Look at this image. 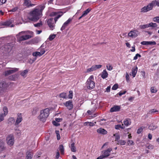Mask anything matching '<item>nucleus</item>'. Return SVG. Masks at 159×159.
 Returning a JSON list of instances; mask_svg holds the SVG:
<instances>
[{
  "label": "nucleus",
  "instance_id": "46",
  "mask_svg": "<svg viewBox=\"0 0 159 159\" xmlns=\"http://www.w3.org/2000/svg\"><path fill=\"white\" fill-rule=\"evenodd\" d=\"M153 21L159 23V16H157L153 19Z\"/></svg>",
  "mask_w": 159,
  "mask_h": 159
},
{
  "label": "nucleus",
  "instance_id": "1",
  "mask_svg": "<svg viewBox=\"0 0 159 159\" xmlns=\"http://www.w3.org/2000/svg\"><path fill=\"white\" fill-rule=\"evenodd\" d=\"M44 7H42L40 9L35 8L29 13V19L32 21H37L39 19L40 16L42 15V11Z\"/></svg>",
  "mask_w": 159,
  "mask_h": 159
},
{
  "label": "nucleus",
  "instance_id": "9",
  "mask_svg": "<svg viewBox=\"0 0 159 159\" xmlns=\"http://www.w3.org/2000/svg\"><path fill=\"white\" fill-rule=\"evenodd\" d=\"M139 31L137 30H133L131 31L128 34L129 36L133 38H135L139 34Z\"/></svg>",
  "mask_w": 159,
  "mask_h": 159
},
{
  "label": "nucleus",
  "instance_id": "12",
  "mask_svg": "<svg viewBox=\"0 0 159 159\" xmlns=\"http://www.w3.org/2000/svg\"><path fill=\"white\" fill-rule=\"evenodd\" d=\"M23 5L26 7H30L34 6L35 4H32L31 1L30 0H25L23 3Z\"/></svg>",
  "mask_w": 159,
  "mask_h": 159
},
{
  "label": "nucleus",
  "instance_id": "38",
  "mask_svg": "<svg viewBox=\"0 0 159 159\" xmlns=\"http://www.w3.org/2000/svg\"><path fill=\"white\" fill-rule=\"evenodd\" d=\"M3 113H2L3 114L5 115V116L8 113V109L6 107H4L3 108Z\"/></svg>",
  "mask_w": 159,
  "mask_h": 159
},
{
  "label": "nucleus",
  "instance_id": "28",
  "mask_svg": "<svg viewBox=\"0 0 159 159\" xmlns=\"http://www.w3.org/2000/svg\"><path fill=\"white\" fill-rule=\"evenodd\" d=\"M153 7L156 6L159 7V0L153 1L151 2Z\"/></svg>",
  "mask_w": 159,
  "mask_h": 159
},
{
  "label": "nucleus",
  "instance_id": "33",
  "mask_svg": "<svg viewBox=\"0 0 159 159\" xmlns=\"http://www.w3.org/2000/svg\"><path fill=\"white\" fill-rule=\"evenodd\" d=\"M125 127L123 126V124H122V125H118L115 126V128L116 129H119L120 128L124 129Z\"/></svg>",
  "mask_w": 159,
  "mask_h": 159
},
{
  "label": "nucleus",
  "instance_id": "42",
  "mask_svg": "<svg viewBox=\"0 0 159 159\" xmlns=\"http://www.w3.org/2000/svg\"><path fill=\"white\" fill-rule=\"evenodd\" d=\"M94 70H95V68L94 66H93L90 68H89L87 69V72H91Z\"/></svg>",
  "mask_w": 159,
  "mask_h": 159
},
{
  "label": "nucleus",
  "instance_id": "15",
  "mask_svg": "<svg viewBox=\"0 0 159 159\" xmlns=\"http://www.w3.org/2000/svg\"><path fill=\"white\" fill-rule=\"evenodd\" d=\"M112 150L111 148H108L107 150L104 151L103 152V154L102 155L104 157V158H106L108 157L110 155V153Z\"/></svg>",
  "mask_w": 159,
  "mask_h": 159
},
{
  "label": "nucleus",
  "instance_id": "22",
  "mask_svg": "<svg viewBox=\"0 0 159 159\" xmlns=\"http://www.w3.org/2000/svg\"><path fill=\"white\" fill-rule=\"evenodd\" d=\"M97 132L100 134H106L107 133V131L104 129L100 128L97 129Z\"/></svg>",
  "mask_w": 159,
  "mask_h": 159
},
{
  "label": "nucleus",
  "instance_id": "64",
  "mask_svg": "<svg viewBox=\"0 0 159 159\" xmlns=\"http://www.w3.org/2000/svg\"><path fill=\"white\" fill-rule=\"evenodd\" d=\"M7 1V0H0V5H2L5 3Z\"/></svg>",
  "mask_w": 159,
  "mask_h": 159
},
{
  "label": "nucleus",
  "instance_id": "51",
  "mask_svg": "<svg viewBox=\"0 0 159 159\" xmlns=\"http://www.w3.org/2000/svg\"><path fill=\"white\" fill-rule=\"evenodd\" d=\"M143 127H140L138 129L137 131V133L138 134H139L141 133L143 130Z\"/></svg>",
  "mask_w": 159,
  "mask_h": 159
},
{
  "label": "nucleus",
  "instance_id": "4",
  "mask_svg": "<svg viewBox=\"0 0 159 159\" xmlns=\"http://www.w3.org/2000/svg\"><path fill=\"white\" fill-rule=\"evenodd\" d=\"M94 77L93 75L90 76L86 82V85L89 89H92L95 87V83L93 81Z\"/></svg>",
  "mask_w": 159,
  "mask_h": 159
},
{
  "label": "nucleus",
  "instance_id": "47",
  "mask_svg": "<svg viewBox=\"0 0 159 159\" xmlns=\"http://www.w3.org/2000/svg\"><path fill=\"white\" fill-rule=\"evenodd\" d=\"M15 133L16 134L18 135L20 134L21 131L19 129L16 128V129H15Z\"/></svg>",
  "mask_w": 159,
  "mask_h": 159
},
{
  "label": "nucleus",
  "instance_id": "13",
  "mask_svg": "<svg viewBox=\"0 0 159 159\" xmlns=\"http://www.w3.org/2000/svg\"><path fill=\"white\" fill-rule=\"evenodd\" d=\"M12 47L13 46L9 43L5 45L4 47L5 52L8 53L10 52L12 48Z\"/></svg>",
  "mask_w": 159,
  "mask_h": 159
},
{
  "label": "nucleus",
  "instance_id": "45",
  "mask_svg": "<svg viewBox=\"0 0 159 159\" xmlns=\"http://www.w3.org/2000/svg\"><path fill=\"white\" fill-rule=\"evenodd\" d=\"M127 144L128 145L131 146L134 145V143L132 140H129L127 142Z\"/></svg>",
  "mask_w": 159,
  "mask_h": 159
},
{
  "label": "nucleus",
  "instance_id": "19",
  "mask_svg": "<svg viewBox=\"0 0 159 159\" xmlns=\"http://www.w3.org/2000/svg\"><path fill=\"white\" fill-rule=\"evenodd\" d=\"M156 43L155 41H143L141 43V44L143 45H155Z\"/></svg>",
  "mask_w": 159,
  "mask_h": 159
},
{
  "label": "nucleus",
  "instance_id": "61",
  "mask_svg": "<svg viewBox=\"0 0 159 159\" xmlns=\"http://www.w3.org/2000/svg\"><path fill=\"white\" fill-rule=\"evenodd\" d=\"M125 77L127 81H128L129 80V74L127 72H126V73Z\"/></svg>",
  "mask_w": 159,
  "mask_h": 159
},
{
  "label": "nucleus",
  "instance_id": "59",
  "mask_svg": "<svg viewBox=\"0 0 159 159\" xmlns=\"http://www.w3.org/2000/svg\"><path fill=\"white\" fill-rule=\"evenodd\" d=\"M85 123L88 124L90 126H93L95 125V124L91 122H86Z\"/></svg>",
  "mask_w": 159,
  "mask_h": 159
},
{
  "label": "nucleus",
  "instance_id": "18",
  "mask_svg": "<svg viewBox=\"0 0 159 159\" xmlns=\"http://www.w3.org/2000/svg\"><path fill=\"white\" fill-rule=\"evenodd\" d=\"M120 106L116 105L110 109V111L111 112L119 111L120 109Z\"/></svg>",
  "mask_w": 159,
  "mask_h": 159
},
{
  "label": "nucleus",
  "instance_id": "58",
  "mask_svg": "<svg viewBox=\"0 0 159 159\" xmlns=\"http://www.w3.org/2000/svg\"><path fill=\"white\" fill-rule=\"evenodd\" d=\"M94 66V67L95 68V70H96L97 69L101 68V67L102 66L100 65H96L95 66Z\"/></svg>",
  "mask_w": 159,
  "mask_h": 159
},
{
  "label": "nucleus",
  "instance_id": "30",
  "mask_svg": "<svg viewBox=\"0 0 159 159\" xmlns=\"http://www.w3.org/2000/svg\"><path fill=\"white\" fill-rule=\"evenodd\" d=\"M59 96L60 98L64 99H66L67 98L66 93H60L59 95Z\"/></svg>",
  "mask_w": 159,
  "mask_h": 159
},
{
  "label": "nucleus",
  "instance_id": "8",
  "mask_svg": "<svg viewBox=\"0 0 159 159\" xmlns=\"http://www.w3.org/2000/svg\"><path fill=\"white\" fill-rule=\"evenodd\" d=\"M40 52H35L33 53L32 55L34 57H40L43 54L46 52L44 48H39V49Z\"/></svg>",
  "mask_w": 159,
  "mask_h": 159
},
{
  "label": "nucleus",
  "instance_id": "5",
  "mask_svg": "<svg viewBox=\"0 0 159 159\" xmlns=\"http://www.w3.org/2000/svg\"><path fill=\"white\" fill-rule=\"evenodd\" d=\"M9 70H7L5 71L4 75L5 76H7L12 74L15 73L18 71L19 68H8Z\"/></svg>",
  "mask_w": 159,
  "mask_h": 159
},
{
  "label": "nucleus",
  "instance_id": "14",
  "mask_svg": "<svg viewBox=\"0 0 159 159\" xmlns=\"http://www.w3.org/2000/svg\"><path fill=\"white\" fill-rule=\"evenodd\" d=\"M7 85L4 82L0 83V92L4 91L7 87Z\"/></svg>",
  "mask_w": 159,
  "mask_h": 159
},
{
  "label": "nucleus",
  "instance_id": "62",
  "mask_svg": "<svg viewBox=\"0 0 159 159\" xmlns=\"http://www.w3.org/2000/svg\"><path fill=\"white\" fill-rule=\"evenodd\" d=\"M126 92V91H124L123 92L120 91L119 93V94L120 96H121L122 95L125 94Z\"/></svg>",
  "mask_w": 159,
  "mask_h": 159
},
{
  "label": "nucleus",
  "instance_id": "53",
  "mask_svg": "<svg viewBox=\"0 0 159 159\" xmlns=\"http://www.w3.org/2000/svg\"><path fill=\"white\" fill-rule=\"evenodd\" d=\"M69 98L71 99L73 97V92L72 91H70L69 92Z\"/></svg>",
  "mask_w": 159,
  "mask_h": 159
},
{
  "label": "nucleus",
  "instance_id": "52",
  "mask_svg": "<svg viewBox=\"0 0 159 159\" xmlns=\"http://www.w3.org/2000/svg\"><path fill=\"white\" fill-rule=\"evenodd\" d=\"M148 127L150 129L152 130L155 129L156 128V126H153L152 125H150Z\"/></svg>",
  "mask_w": 159,
  "mask_h": 159
},
{
  "label": "nucleus",
  "instance_id": "60",
  "mask_svg": "<svg viewBox=\"0 0 159 159\" xmlns=\"http://www.w3.org/2000/svg\"><path fill=\"white\" fill-rule=\"evenodd\" d=\"M66 27V25H65L64 24H63L61 28V31H63V30H64Z\"/></svg>",
  "mask_w": 159,
  "mask_h": 159
},
{
  "label": "nucleus",
  "instance_id": "55",
  "mask_svg": "<svg viewBox=\"0 0 159 159\" xmlns=\"http://www.w3.org/2000/svg\"><path fill=\"white\" fill-rule=\"evenodd\" d=\"M118 86L117 84H115L112 87V90H115L118 88Z\"/></svg>",
  "mask_w": 159,
  "mask_h": 159
},
{
  "label": "nucleus",
  "instance_id": "23",
  "mask_svg": "<svg viewBox=\"0 0 159 159\" xmlns=\"http://www.w3.org/2000/svg\"><path fill=\"white\" fill-rule=\"evenodd\" d=\"M131 124V120L129 119H126L124 121V125L126 126L130 125Z\"/></svg>",
  "mask_w": 159,
  "mask_h": 159
},
{
  "label": "nucleus",
  "instance_id": "56",
  "mask_svg": "<svg viewBox=\"0 0 159 159\" xmlns=\"http://www.w3.org/2000/svg\"><path fill=\"white\" fill-rule=\"evenodd\" d=\"M138 57H141V56L140 54L137 53L135 55V56L134 57L133 59L134 60H136L137 59Z\"/></svg>",
  "mask_w": 159,
  "mask_h": 159
},
{
  "label": "nucleus",
  "instance_id": "26",
  "mask_svg": "<svg viewBox=\"0 0 159 159\" xmlns=\"http://www.w3.org/2000/svg\"><path fill=\"white\" fill-rule=\"evenodd\" d=\"M20 75L23 77L25 78L26 77L25 75L27 74L28 70H25L23 71H20Z\"/></svg>",
  "mask_w": 159,
  "mask_h": 159
},
{
  "label": "nucleus",
  "instance_id": "31",
  "mask_svg": "<svg viewBox=\"0 0 159 159\" xmlns=\"http://www.w3.org/2000/svg\"><path fill=\"white\" fill-rule=\"evenodd\" d=\"M149 27H152V28H157V25L156 23L151 22L148 24Z\"/></svg>",
  "mask_w": 159,
  "mask_h": 159
},
{
  "label": "nucleus",
  "instance_id": "35",
  "mask_svg": "<svg viewBox=\"0 0 159 159\" xmlns=\"http://www.w3.org/2000/svg\"><path fill=\"white\" fill-rule=\"evenodd\" d=\"M72 19L71 18H69L64 23V24L67 27L72 21Z\"/></svg>",
  "mask_w": 159,
  "mask_h": 159
},
{
  "label": "nucleus",
  "instance_id": "48",
  "mask_svg": "<svg viewBox=\"0 0 159 159\" xmlns=\"http://www.w3.org/2000/svg\"><path fill=\"white\" fill-rule=\"evenodd\" d=\"M106 67L107 69L109 70H111L113 69L112 66L110 64L107 65L106 66Z\"/></svg>",
  "mask_w": 159,
  "mask_h": 159
},
{
  "label": "nucleus",
  "instance_id": "32",
  "mask_svg": "<svg viewBox=\"0 0 159 159\" xmlns=\"http://www.w3.org/2000/svg\"><path fill=\"white\" fill-rule=\"evenodd\" d=\"M75 143H73L71 144L70 145V148L71 151L72 152H75L76 151V149L75 146L74 145Z\"/></svg>",
  "mask_w": 159,
  "mask_h": 159
},
{
  "label": "nucleus",
  "instance_id": "3",
  "mask_svg": "<svg viewBox=\"0 0 159 159\" xmlns=\"http://www.w3.org/2000/svg\"><path fill=\"white\" fill-rule=\"evenodd\" d=\"M26 33L27 32L25 31H21L17 35V40L19 42H21L31 38L30 35L26 34Z\"/></svg>",
  "mask_w": 159,
  "mask_h": 159
},
{
  "label": "nucleus",
  "instance_id": "41",
  "mask_svg": "<svg viewBox=\"0 0 159 159\" xmlns=\"http://www.w3.org/2000/svg\"><path fill=\"white\" fill-rule=\"evenodd\" d=\"M17 75L15 74L11 75L9 77V79L12 80H15L16 78Z\"/></svg>",
  "mask_w": 159,
  "mask_h": 159
},
{
  "label": "nucleus",
  "instance_id": "20",
  "mask_svg": "<svg viewBox=\"0 0 159 159\" xmlns=\"http://www.w3.org/2000/svg\"><path fill=\"white\" fill-rule=\"evenodd\" d=\"M63 15V13L62 12H60V14H59L57 12H52L50 14V16H57L55 18H57V19H58L60 17H61Z\"/></svg>",
  "mask_w": 159,
  "mask_h": 159
},
{
  "label": "nucleus",
  "instance_id": "50",
  "mask_svg": "<svg viewBox=\"0 0 159 159\" xmlns=\"http://www.w3.org/2000/svg\"><path fill=\"white\" fill-rule=\"evenodd\" d=\"M55 37L56 35L54 34H53L52 35H50L49 36V39L51 41Z\"/></svg>",
  "mask_w": 159,
  "mask_h": 159
},
{
  "label": "nucleus",
  "instance_id": "29",
  "mask_svg": "<svg viewBox=\"0 0 159 159\" xmlns=\"http://www.w3.org/2000/svg\"><path fill=\"white\" fill-rule=\"evenodd\" d=\"M59 149L62 154H64V148L62 145H59Z\"/></svg>",
  "mask_w": 159,
  "mask_h": 159
},
{
  "label": "nucleus",
  "instance_id": "16",
  "mask_svg": "<svg viewBox=\"0 0 159 159\" xmlns=\"http://www.w3.org/2000/svg\"><path fill=\"white\" fill-rule=\"evenodd\" d=\"M6 149L5 144L2 140H0V152H3Z\"/></svg>",
  "mask_w": 159,
  "mask_h": 159
},
{
  "label": "nucleus",
  "instance_id": "54",
  "mask_svg": "<svg viewBox=\"0 0 159 159\" xmlns=\"http://www.w3.org/2000/svg\"><path fill=\"white\" fill-rule=\"evenodd\" d=\"M114 136H115L116 137V140L115 141H117V142H118V141H119V139H120V136L118 134H114Z\"/></svg>",
  "mask_w": 159,
  "mask_h": 159
},
{
  "label": "nucleus",
  "instance_id": "40",
  "mask_svg": "<svg viewBox=\"0 0 159 159\" xmlns=\"http://www.w3.org/2000/svg\"><path fill=\"white\" fill-rule=\"evenodd\" d=\"M158 111L155 109H152L150 110L149 112V113L151 115L153 114L154 113L157 112Z\"/></svg>",
  "mask_w": 159,
  "mask_h": 159
},
{
  "label": "nucleus",
  "instance_id": "39",
  "mask_svg": "<svg viewBox=\"0 0 159 159\" xmlns=\"http://www.w3.org/2000/svg\"><path fill=\"white\" fill-rule=\"evenodd\" d=\"M27 156L26 159H32L33 155L30 152H27Z\"/></svg>",
  "mask_w": 159,
  "mask_h": 159
},
{
  "label": "nucleus",
  "instance_id": "10",
  "mask_svg": "<svg viewBox=\"0 0 159 159\" xmlns=\"http://www.w3.org/2000/svg\"><path fill=\"white\" fill-rule=\"evenodd\" d=\"M47 23L50 30H53L54 29L55 26V25L54 23L53 19L51 18L48 19L47 21Z\"/></svg>",
  "mask_w": 159,
  "mask_h": 159
},
{
  "label": "nucleus",
  "instance_id": "6",
  "mask_svg": "<svg viewBox=\"0 0 159 159\" xmlns=\"http://www.w3.org/2000/svg\"><path fill=\"white\" fill-rule=\"evenodd\" d=\"M7 142L8 145H12L14 142V137L13 135L12 134L9 135L7 137Z\"/></svg>",
  "mask_w": 159,
  "mask_h": 159
},
{
  "label": "nucleus",
  "instance_id": "49",
  "mask_svg": "<svg viewBox=\"0 0 159 159\" xmlns=\"http://www.w3.org/2000/svg\"><path fill=\"white\" fill-rule=\"evenodd\" d=\"M42 25V24L41 21L40 22L37 24H34V25L35 27H39Z\"/></svg>",
  "mask_w": 159,
  "mask_h": 159
},
{
  "label": "nucleus",
  "instance_id": "37",
  "mask_svg": "<svg viewBox=\"0 0 159 159\" xmlns=\"http://www.w3.org/2000/svg\"><path fill=\"white\" fill-rule=\"evenodd\" d=\"M149 27L148 24H144L139 26V28L141 29H144L145 28Z\"/></svg>",
  "mask_w": 159,
  "mask_h": 159
},
{
  "label": "nucleus",
  "instance_id": "11",
  "mask_svg": "<svg viewBox=\"0 0 159 159\" xmlns=\"http://www.w3.org/2000/svg\"><path fill=\"white\" fill-rule=\"evenodd\" d=\"M63 104L69 110H71L73 107L72 101L71 100H69L63 103Z\"/></svg>",
  "mask_w": 159,
  "mask_h": 159
},
{
  "label": "nucleus",
  "instance_id": "63",
  "mask_svg": "<svg viewBox=\"0 0 159 159\" xmlns=\"http://www.w3.org/2000/svg\"><path fill=\"white\" fill-rule=\"evenodd\" d=\"M18 9V8L17 7H15L14 8H13L12 10H11L10 11V12H14L16 11Z\"/></svg>",
  "mask_w": 159,
  "mask_h": 159
},
{
  "label": "nucleus",
  "instance_id": "24",
  "mask_svg": "<svg viewBox=\"0 0 159 159\" xmlns=\"http://www.w3.org/2000/svg\"><path fill=\"white\" fill-rule=\"evenodd\" d=\"M108 74L106 70H104L101 74V77L103 79L108 77Z\"/></svg>",
  "mask_w": 159,
  "mask_h": 159
},
{
  "label": "nucleus",
  "instance_id": "17",
  "mask_svg": "<svg viewBox=\"0 0 159 159\" xmlns=\"http://www.w3.org/2000/svg\"><path fill=\"white\" fill-rule=\"evenodd\" d=\"M22 120L21 114H19L17 115V117L16 120V121L15 123V125H18L20 123Z\"/></svg>",
  "mask_w": 159,
  "mask_h": 159
},
{
  "label": "nucleus",
  "instance_id": "25",
  "mask_svg": "<svg viewBox=\"0 0 159 159\" xmlns=\"http://www.w3.org/2000/svg\"><path fill=\"white\" fill-rule=\"evenodd\" d=\"M138 68L137 67L134 68H133L132 69V75L133 77H135Z\"/></svg>",
  "mask_w": 159,
  "mask_h": 159
},
{
  "label": "nucleus",
  "instance_id": "44",
  "mask_svg": "<svg viewBox=\"0 0 159 159\" xmlns=\"http://www.w3.org/2000/svg\"><path fill=\"white\" fill-rule=\"evenodd\" d=\"M151 91L152 93H155L157 91V90L154 87H152L151 89Z\"/></svg>",
  "mask_w": 159,
  "mask_h": 159
},
{
  "label": "nucleus",
  "instance_id": "27",
  "mask_svg": "<svg viewBox=\"0 0 159 159\" xmlns=\"http://www.w3.org/2000/svg\"><path fill=\"white\" fill-rule=\"evenodd\" d=\"M13 22V20H9L2 23L3 25L9 26Z\"/></svg>",
  "mask_w": 159,
  "mask_h": 159
},
{
  "label": "nucleus",
  "instance_id": "43",
  "mask_svg": "<svg viewBox=\"0 0 159 159\" xmlns=\"http://www.w3.org/2000/svg\"><path fill=\"white\" fill-rule=\"evenodd\" d=\"M5 116V115L3 114L2 113H0V122L4 120V118Z\"/></svg>",
  "mask_w": 159,
  "mask_h": 159
},
{
  "label": "nucleus",
  "instance_id": "57",
  "mask_svg": "<svg viewBox=\"0 0 159 159\" xmlns=\"http://www.w3.org/2000/svg\"><path fill=\"white\" fill-rule=\"evenodd\" d=\"M57 122L56 121H52V123L55 126H58L60 125V124L57 123Z\"/></svg>",
  "mask_w": 159,
  "mask_h": 159
},
{
  "label": "nucleus",
  "instance_id": "21",
  "mask_svg": "<svg viewBox=\"0 0 159 159\" xmlns=\"http://www.w3.org/2000/svg\"><path fill=\"white\" fill-rule=\"evenodd\" d=\"M63 15V13L62 12H60V14H59L57 12H52L50 14V16H57L55 18H57V19H58L60 17H61Z\"/></svg>",
  "mask_w": 159,
  "mask_h": 159
},
{
  "label": "nucleus",
  "instance_id": "34",
  "mask_svg": "<svg viewBox=\"0 0 159 159\" xmlns=\"http://www.w3.org/2000/svg\"><path fill=\"white\" fill-rule=\"evenodd\" d=\"M126 141L125 140H119L117 142V144H120V145H125L126 143Z\"/></svg>",
  "mask_w": 159,
  "mask_h": 159
},
{
  "label": "nucleus",
  "instance_id": "36",
  "mask_svg": "<svg viewBox=\"0 0 159 159\" xmlns=\"http://www.w3.org/2000/svg\"><path fill=\"white\" fill-rule=\"evenodd\" d=\"M91 11L89 8L87 9L85 11L83 12L82 14V16H86Z\"/></svg>",
  "mask_w": 159,
  "mask_h": 159
},
{
  "label": "nucleus",
  "instance_id": "7",
  "mask_svg": "<svg viewBox=\"0 0 159 159\" xmlns=\"http://www.w3.org/2000/svg\"><path fill=\"white\" fill-rule=\"evenodd\" d=\"M152 5L151 3L149 4L146 6H144L141 9V12H146L148 11L152 10L153 8Z\"/></svg>",
  "mask_w": 159,
  "mask_h": 159
},
{
  "label": "nucleus",
  "instance_id": "2",
  "mask_svg": "<svg viewBox=\"0 0 159 159\" xmlns=\"http://www.w3.org/2000/svg\"><path fill=\"white\" fill-rule=\"evenodd\" d=\"M49 114V109L48 108L45 109L41 111L40 114L38 116V118L41 121L45 122Z\"/></svg>",
  "mask_w": 159,
  "mask_h": 159
}]
</instances>
